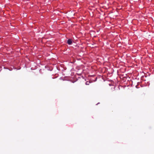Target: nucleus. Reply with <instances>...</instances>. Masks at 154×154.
<instances>
[{
  "instance_id": "1",
  "label": "nucleus",
  "mask_w": 154,
  "mask_h": 154,
  "mask_svg": "<svg viewBox=\"0 0 154 154\" xmlns=\"http://www.w3.org/2000/svg\"><path fill=\"white\" fill-rule=\"evenodd\" d=\"M109 82H108L107 83V84H108L109 85L111 86H114V82L113 81H112L111 82V83H109Z\"/></svg>"
},
{
  "instance_id": "2",
  "label": "nucleus",
  "mask_w": 154,
  "mask_h": 154,
  "mask_svg": "<svg viewBox=\"0 0 154 154\" xmlns=\"http://www.w3.org/2000/svg\"><path fill=\"white\" fill-rule=\"evenodd\" d=\"M72 40L71 39H69L67 41V43L69 45H71L72 44Z\"/></svg>"
},
{
  "instance_id": "3",
  "label": "nucleus",
  "mask_w": 154,
  "mask_h": 154,
  "mask_svg": "<svg viewBox=\"0 0 154 154\" xmlns=\"http://www.w3.org/2000/svg\"><path fill=\"white\" fill-rule=\"evenodd\" d=\"M86 85H88V83H87V82H86Z\"/></svg>"
},
{
  "instance_id": "4",
  "label": "nucleus",
  "mask_w": 154,
  "mask_h": 154,
  "mask_svg": "<svg viewBox=\"0 0 154 154\" xmlns=\"http://www.w3.org/2000/svg\"><path fill=\"white\" fill-rule=\"evenodd\" d=\"M86 85H88V83H87V82H86Z\"/></svg>"
}]
</instances>
